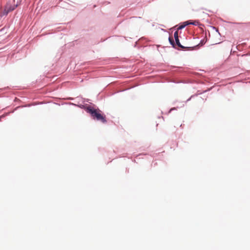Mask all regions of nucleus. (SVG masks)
I'll list each match as a JSON object with an SVG mask.
<instances>
[{
  "mask_svg": "<svg viewBox=\"0 0 250 250\" xmlns=\"http://www.w3.org/2000/svg\"><path fill=\"white\" fill-rule=\"evenodd\" d=\"M189 24V21H186L184 23V24L183 25H180L179 27H178V29H182L183 28H184L186 26L188 25Z\"/></svg>",
  "mask_w": 250,
  "mask_h": 250,
  "instance_id": "4",
  "label": "nucleus"
},
{
  "mask_svg": "<svg viewBox=\"0 0 250 250\" xmlns=\"http://www.w3.org/2000/svg\"><path fill=\"white\" fill-rule=\"evenodd\" d=\"M86 110L87 112L91 114L93 119L100 121L103 123H106L105 116L102 114V112L99 109H96L89 106L87 107Z\"/></svg>",
  "mask_w": 250,
  "mask_h": 250,
  "instance_id": "1",
  "label": "nucleus"
},
{
  "mask_svg": "<svg viewBox=\"0 0 250 250\" xmlns=\"http://www.w3.org/2000/svg\"><path fill=\"white\" fill-rule=\"evenodd\" d=\"M206 41H205V40H203L201 41V42L199 43L198 45L202 46L206 43Z\"/></svg>",
  "mask_w": 250,
  "mask_h": 250,
  "instance_id": "8",
  "label": "nucleus"
},
{
  "mask_svg": "<svg viewBox=\"0 0 250 250\" xmlns=\"http://www.w3.org/2000/svg\"><path fill=\"white\" fill-rule=\"evenodd\" d=\"M16 7V5L14 4L13 5H12L10 3H7L4 8V12L5 14H7L9 12L14 10Z\"/></svg>",
  "mask_w": 250,
  "mask_h": 250,
  "instance_id": "2",
  "label": "nucleus"
},
{
  "mask_svg": "<svg viewBox=\"0 0 250 250\" xmlns=\"http://www.w3.org/2000/svg\"><path fill=\"white\" fill-rule=\"evenodd\" d=\"M189 24H193V25H197L198 24L199 22L197 21H194L192 22H189Z\"/></svg>",
  "mask_w": 250,
  "mask_h": 250,
  "instance_id": "9",
  "label": "nucleus"
},
{
  "mask_svg": "<svg viewBox=\"0 0 250 250\" xmlns=\"http://www.w3.org/2000/svg\"><path fill=\"white\" fill-rule=\"evenodd\" d=\"M170 129L171 131H172V132H175L176 131L177 128H176V126L175 125H171L170 127Z\"/></svg>",
  "mask_w": 250,
  "mask_h": 250,
  "instance_id": "5",
  "label": "nucleus"
},
{
  "mask_svg": "<svg viewBox=\"0 0 250 250\" xmlns=\"http://www.w3.org/2000/svg\"><path fill=\"white\" fill-rule=\"evenodd\" d=\"M176 43V44L180 47V48L182 49L186 48V47H184V46L182 45L180 42L179 39H177L175 40Z\"/></svg>",
  "mask_w": 250,
  "mask_h": 250,
  "instance_id": "3",
  "label": "nucleus"
},
{
  "mask_svg": "<svg viewBox=\"0 0 250 250\" xmlns=\"http://www.w3.org/2000/svg\"><path fill=\"white\" fill-rule=\"evenodd\" d=\"M178 125V126H180V127H181V126H182V124H178V125Z\"/></svg>",
  "mask_w": 250,
  "mask_h": 250,
  "instance_id": "10",
  "label": "nucleus"
},
{
  "mask_svg": "<svg viewBox=\"0 0 250 250\" xmlns=\"http://www.w3.org/2000/svg\"><path fill=\"white\" fill-rule=\"evenodd\" d=\"M174 38H175V40L177 39H179L178 38V31H176L174 32Z\"/></svg>",
  "mask_w": 250,
  "mask_h": 250,
  "instance_id": "7",
  "label": "nucleus"
},
{
  "mask_svg": "<svg viewBox=\"0 0 250 250\" xmlns=\"http://www.w3.org/2000/svg\"><path fill=\"white\" fill-rule=\"evenodd\" d=\"M168 40H169V41L170 43H171V44H172L174 46V42L173 38L172 37H169Z\"/></svg>",
  "mask_w": 250,
  "mask_h": 250,
  "instance_id": "6",
  "label": "nucleus"
}]
</instances>
